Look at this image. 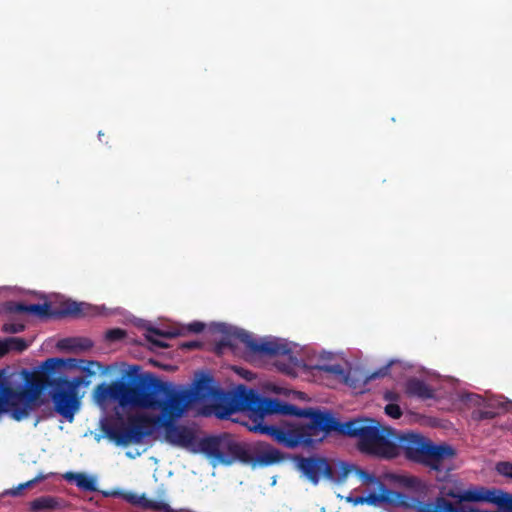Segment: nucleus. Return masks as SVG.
Returning <instances> with one entry per match:
<instances>
[{
  "label": "nucleus",
  "mask_w": 512,
  "mask_h": 512,
  "mask_svg": "<svg viewBox=\"0 0 512 512\" xmlns=\"http://www.w3.org/2000/svg\"><path fill=\"white\" fill-rule=\"evenodd\" d=\"M156 426V416L134 415L127 419L122 417L107 423L103 426L106 436L118 446L129 444H140L143 440L152 435Z\"/></svg>",
  "instance_id": "1a4fd4ad"
},
{
  "label": "nucleus",
  "mask_w": 512,
  "mask_h": 512,
  "mask_svg": "<svg viewBox=\"0 0 512 512\" xmlns=\"http://www.w3.org/2000/svg\"><path fill=\"white\" fill-rule=\"evenodd\" d=\"M181 347L183 349L193 350V349H198V348L202 347V343H200L198 341H187V342L182 343Z\"/></svg>",
  "instance_id": "7c9ffc66"
},
{
  "label": "nucleus",
  "mask_w": 512,
  "mask_h": 512,
  "mask_svg": "<svg viewBox=\"0 0 512 512\" xmlns=\"http://www.w3.org/2000/svg\"><path fill=\"white\" fill-rule=\"evenodd\" d=\"M81 386L87 387V381L84 378L57 377L50 391L55 411L69 422L74 420L79 409L78 388Z\"/></svg>",
  "instance_id": "f8f14e48"
},
{
  "label": "nucleus",
  "mask_w": 512,
  "mask_h": 512,
  "mask_svg": "<svg viewBox=\"0 0 512 512\" xmlns=\"http://www.w3.org/2000/svg\"><path fill=\"white\" fill-rule=\"evenodd\" d=\"M391 364H392V362L381 367L380 369H378L377 371H375L369 375H362L361 378H364L365 383H368L369 381L374 380V379L383 378L388 375ZM359 379H360V376H358L357 378L354 377V382Z\"/></svg>",
  "instance_id": "5701e85b"
},
{
  "label": "nucleus",
  "mask_w": 512,
  "mask_h": 512,
  "mask_svg": "<svg viewBox=\"0 0 512 512\" xmlns=\"http://www.w3.org/2000/svg\"><path fill=\"white\" fill-rule=\"evenodd\" d=\"M441 495L438 498H443V496L450 497L453 499H457L459 502H485L497 505L500 509L505 510L507 512H512V495L507 492H504L497 488H487L484 486H474L465 491H460L456 488H447L443 487L441 489ZM418 502H424L423 500H416L412 507L415 511V505ZM427 503H431L430 501H426ZM434 501L433 503H435Z\"/></svg>",
  "instance_id": "9b49d317"
},
{
  "label": "nucleus",
  "mask_w": 512,
  "mask_h": 512,
  "mask_svg": "<svg viewBox=\"0 0 512 512\" xmlns=\"http://www.w3.org/2000/svg\"><path fill=\"white\" fill-rule=\"evenodd\" d=\"M9 353L7 339H0V358Z\"/></svg>",
  "instance_id": "2f4dec72"
},
{
  "label": "nucleus",
  "mask_w": 512,
  "mask_h": 512,
  "mask_svg": "<svg viewBox=\"0 0 512 512\" xmlns=\"http://www.w3.org/2000/svg\"><path fill=\"white\" fill-rule=\"evenodd\" d=\"M395 458L401 454L413 463L441 472L444 463L456 455L454 448L448 444H435L429 438L413 432H396Z\"/></svg>",
  "instance_id": "423d86ee"
},
{
  "label": "nucleus",
  "mask_w": 512,
  "mask_h": 512,
  "mask_svg": "<svg viewBox=\"0 0 512 512\" xmlns=\"http://www.w3.org/2000/svg\"><path fill=\"white\" fill-rule=\"evenodd\" d=\"M296 468L310 483L318 485L321 479L341 485L346 482L352 472V464L321 456H297Z\"/></svg>",
  "instance_id": "6e6552de"
},
{
  "label": "nucleus",
  "mask_w": 512,
  "mask_h": 512,
  "mask_svg": "<svg viewBox=\"0 0 512 512\" xmlns=\"http://www.w3.org/2000/svg\"><path fill=\"white\" fill-rule=\"evenodd\" d=\"M160 415L156 416V426L164 427L165 439L168 443L179 446L182 448L198 449V442L195 432L182 425H176L173 422L181 416H176L171 409L169 399H166L165 404L159 409Z\"/></svg>",
  "instance_id": "ddd939ff"
},
{
  "label": "nucleus",
  "mask_w": 512,
  "mask_h": 512,
  "mask_svg": "<svg viewBox=\"0 0 512 512\" xmlns=\"http://www.w3.org/2000/svg\"><path fill=\"white\" fill-rule=\"evenodd\" d=\"M64 479L74 482L78 488L84 491L94 492L97 490L96 480L84 473L67 472Z\"/></svg>",
  "instance_id": "f3484780"
},
{
  "label": "nucleus",
  "mask_w": 512,
  "mask_h": 512,
  "mask_svg": "<svg viewBox=\"0 0 512 512\" xmlns=\"http://www.w3.org/2000/svg\"><path fill=\"white\" fill-rule=\"evenodd\" d=\"M6 339H7L9 352L15 351V352L20 353L29 347V343L23 338L7 337Z\"/></svg>",
  "instance_id": "4be33fe9"
},
{
  "label": "nucleus",
  "mask_w": 512,
  "mask_h": 512,
  "mask_svg": "<svg viewBox=\"0 0 512 512\" xmlns=\"http://www.w3.org/2000/svg\"><path fill=\"white\" fill-rule=\"evenodd\" d=\"M384 399L387 401H398L399 394L394 391H386L384 393Z\"/></svg>",
  "instance_id": "473e14b6"
},
{
  "label": "nucleus",
  "mask_w": 512,
  "mask_h": 512,
  "mask_svg": "<svg viewBox=\"0 0 512 512\" xmlns=\"http://www.w3.org/2000/svg\"><path fill=\"white\" fill-rule=\"evenodd\" d=\"M99 138H104V134L102 132L98 133Z\"/></svg>",
  "instance_id": "58836bf2"
},
{
  "label": "nucleus",
  "mask_w": 512,
  "mask_h": 512,
  "mask_svg": "<svg viewBox=\"0 0 512 512\" xmlns=\"http://www.w3.org/2000/svg\"><path fill=\"white\" fill-rule=\"evenodd\" d=\"M140 503H141V505L144 508L152 509V510H155V511H160V512H184L183 510H174V509H172L170 507V505L165 503V502L156 501V500H152V499H147L144 496L141 497Z\"/></svg>",
  "instance_id": "412c9836"
},
{
  "label": "nucleus",
  "mask_w": 512,
  "mask_h": 512,
  "mask_svg": "<svg viewBox=\"0 0 512 512\" xmlns=\"http://www.w3.org/2000/svg\"><path fill=\"white\" fill-rule=\"evenodd\" d=\"M60 507V503L57 498L52 496H42L33 500L30 504V508L34 512L43 510H53Z\"/></svg>",
  "instance_id": "aec40b11"
},
{
  "label": "nucleus",
  "mask_w": 512,
  "mask_h": 512,
  "mask_svg": "<svg viewBox=\"0 0 512 512\" xmlns=\"http://www.w3.org/2000/svg\"><path fill=\"white\" fill-rule=\"evenodd\" d=\"M239 374H241L245 379L250 380L252 379L253 373L244 369H237L236 370Z\"/></svg>",
  "instance_id": "f704fd0d"
},
{
  "label": "nucleus",
  "mask_w": 512,
  "mask_h": 512,
  "mask_svg": "<svg viewBox=\"0 0 512 512\" xmlns=\"http://www.w3.org/2000/svg\"><path fill=\"white\" fill-rule=\"evenodd\" d=\"M71 341H78L79 343L77 344V346H79L80 348H83V349H89L93 346L92 341L88 338L63 339V340L59 341L58 346L60 348L68 347L69 346L68 343H70Z\"/></svg>",
  "instance_id": "b1692460"
},
{
  "label": "nucleus",
  "mask_w": 512,
  "mask_h": 512,
  "mask_svg": "<svg viewBox=\"0 0 512 512\" xmlns=\"http://www.w3.org/2000/svg\"><path fill=\"white\" fill-rule=\"evenodd\" d=\"M28 314H33L39 318H63L84 317L98 314L97 308L83 302L66 301L62 303L60 309L52 310L51 304L45 302L43 304H28Z\"/></svg>",
  "instance_id": "4468645a"
},
{
  "label": "nucleus",
  "mask_w": 512,
  "mask_h": 512,
  "mask_svg": "<svg viewBox=\"0 0 512 512\" xmlns=\"http://www.w3.org/2000/svg\"><path fill=\"white\" fill-rule=\"evenodd\" d=\"M67 363L69 368L77 369L82 372L83 375L77 376L76 378H84V380L87 381V386L91 383L90 377L95 376L99 372L103 373L106 371L104 366L98 361L68 359Z\"/></svg>",
  "instance_id": "2eb2a0df"
},
{
  "label": "nucleus",
  "mask_w": 512,
  "mask_h": 512,
  "mask_svg": "<svg viewBox=\"0 0 512 512\" xmlns=\"http://www.w3.org/2000/svg\"><path fill=\"white\" fill-rule=\"evenodd\" d=\"M385 413L393 419H399L402 416V410L396 403H389L385 407Z\"/></svg>",
  "instance_id": "c85d7f7f"
},
{
  "label": "nucleus",
  "mask_w": 512,
  "mask_h": 512,
  "mask_svg": "<svg viewBox=\"0 0 512 512\" xmlns=\"http://www.w3.org/2000/svg\"><path fill=\"white\" fill-rule=\"evenodd\" d=\"M496 471L507 478L512 479V463L502 461L496 464Z\"/></svg>",
  "instance_id": "a878e982"
},
{
  "label": "nucleus",
  "mask_w": 512,
  "mask_h": 512,
  "mask_svg": "<svg viewBox=\"0 0 512 512\" xmlns=\"http://www.w3.org/2000/svg\"><path fill=\"white\" fill-rule=\"evenodd\" d=\"M99 138H104V134L102 132L98 133Z\"/></svg>",
  "instance_id": "4c0bfd02"
},
{
  "label": "nucleus",
  "mask_w": 512,
  "mask_h": 512,
  "mask_svg": "<svg viewBox=\"0 0 512 512\" xmlns=\"http://www.w3.org/2000/svg\"><path fill=\"white\" fill-rule=\"evenodd\" d=\"M125 336H126V331L121 328L109 329L105 333L106 340H108L110 342L120 341V340L124 339Z\"/></svg>",
  "instance_id": "393cba45"
},
{
  "label": "nucleus",
  "mask_w": 512,
  "mask_h": 512,
  "mask_svg": "<svg viewBox=\"0 0 512 512\" xmlns=\"http://www.w3.org/2000/svg\"><path fill=\"white\" fill-rule=\"evenodd\" d=\"M6 310L10 313H27L28 314V304L20 303V302H8L6 305Z\"/></svg>",
  "instance_id": "bb28decb"
},
{
  "label": "nucleus",
  "mask_w": 512,
  "mask_h": 512,
  "mask_svg": "<svg viewBox=\"0 0 512 512\" xmlns=\"http://www.w3.org/2000/svg\"><path fill=\"white\" fill-rule=\"evenodd\" d=\"M65 361L60 358H49L43 362L42 368L46 372L26 374L24 388L15 389L0 371V415L9 413L16 421L26 419L30 412L40 405V394L47 388L54 387L56 378L50 377L48 373L55 371L64 365Z\"/></svg>",
  "instance_id": "7ed1b4c3"
},
{
  "label": "nucleus",
  "mask_w": 512,
  "mask_h": 512,
  "mask_svg": "<svg viewBox=\"0 0 512 512\" xmlns=\"http://www.w3.org/2000/svg\"><path fill=\"white\" fill-rule=\"evenodd\" d=\"M235 336L237 339H239L240 342L245 344L250 352L254 354L265 356H283V360H277L275 362L277 369L287 375L295 373L298 359L293 355L292 350L287 343L278 339L258 341L245 330H237L235 332Z\"/></svg>",
  "instance_id": "9d476101"
},
{
  "label": "nucleus",
  "mask_w": 512,
  "mask_h": 512,
  "mask_svg": "<svg viewBox=\"0 0 512 512\" xmlns=\"http://www.w3.org/2000/svg\"><path fill=\"white\" fill-rule=\"evenodd\" d=\"M396 430L381 426L373 419L354 418V438L358 439L357 448L362 453L382 459L395 458Z\"/></svg>",
  "instance_id": "0eeeda50"
},
{
  "label": "nucleus",
  "mask_w": 512,
  "mask_h": 512,
  "mask_svg": "<svg viewBox=\"0 0 512 512\" xmlns=\"http://www.w3.org/2000/svg\"><path fill=\"white\" fill-rule=\"evenodd\" d=\"M168 391L176 416H182L192 402L213 405L221 418L238 411L247 412L256 422L253 431L271 436L286 448L310 447L331 434L352 437V419L342 423L329 410L300 408L262 396L242 384L232 392H225L214 385L212 377L204 376L193 390H180L169 383Z\"/></svg>",
  "instance_id": "f257e3e1"
},
{
  "label": "nucleus",
  "mask_w": 512,
  "mask_h": 512,
  "mask_svg": "<svg viewBox=\"0 0 512 512\" xmlns=\"http://www.w3.org/2000/svg\"><path fill=\"white\" fill-rule=\"evenodd\" d=\"M346 499L348 502H352V493H350Z\"/></svg>",
  "instance_id": "e433bc0d"
},
{
  "label": "nucleus",
  "mask_w": 512,
  "mask_h": 512,
  "mask_svg": "<svg viewBox=\"0 0 512 512\" xmlns=\"http://www.w3.org/2000/svg\"><path fill=\"white\" fill-rule=\"evenodd\" d=\"M139 366H131L121 379L99 384L94 392L98 404L116 402L122 408L159 410L168 398L169 383L151 374H139Z\"/></svg>",
  "instance_id": "f03ea898"
},
{
  "label": "nucleus",
  "mask_w": 512,
  "mask_h": 512,
  "mask_svg": "<svg viewBox=\"0 0 512 512\" xmlns=\"http://www.w3.org/2000/svg\"><path fill=\"white\" fill-rule=\"evenodd\" d=\"M406 393L409 396L417 397L422 400L434 397V390L425 381L418 378H411L406 383Z\"/></svg>",
  "instance_id": "dca6fc26"
},
{
  "label": "nucleus",
  "mask_w": 512,
  "mask_h": 512,
  "mask_svg": "<svg viewBox=\"0 0 512 512\" xmlns=\"http://www.w3.org/2000/svg\"><path fill=\"white\" fill-rule=\"evenodd\" d=\"M314 369L337 380L348 381V376L341 364H319Z\"/></svg>",
  "instance_id": "6ab92c4d"
},
{
  "label": "nucleus",
  "mask_w": 512,
  "mask_h": 512,
  "mask_svg": "<svg viewBox=\"0 0 512 512\" xmlns=\"http://www.w3.org/2000/svg\"><path fill=\"white\" fill-rule=\"evenodd\" d=\"M44 479V476H37L36 478H34L33 480H30L24 484H21L19 486V489H24V488H28V487H31L33 484L37 483L38 481L40 480H43Z\"/></svg>",
  "instance_id": "72a5a7b5"
},
{
  "label": "nucleus",
  "mask_w": 512,
  "mask_h": 512,
  "mask_svg": "<svg viewBox=\"0 0 512 512\" xmlns=\"http://www.w3.org/2000/svg\"><path fill=\"white\" fill-rule=\"evenodd\" d=\"M494 413L490 411H482L480 412V419H492L494 417Z\"/></svg>",
  "instance_id": "c9c22d12"
},
{
  "label": "nucleus",
  "mask_w": 512,
  "mask_h": 512,
  "mask_svg": "<svg viewBox=\"0 0 512 512\" xmlns=\"http://www.w3.org/2000/svg\"><path fill=\"white\" fill-rule=\"evenodd\" d=\"M192 452H201L208 458L226 466L240 462L255 468L256 466H270L282 459L279 450L265 443H258L257 451L252 454L245 443L236 441L227 433L201 438L198 442V449H192Z\"/></svg>",
  "instance_id": "20e7f679"
},
{
  "label": "nucleus",
  "mask_w": 512,
  "mask_h": 512,
  "mask_svg": "<svg viewBox=\"0 0 512 512\" xmlns=\"http://www.w3.org/2000/svg\"><path fill=\"white\" fill-rule=\"evenodd\" d=\"M25 330V325L23 323H4L2 326V331L8 334H16Z\"/></svg>",
  "instance_id": "cd10ccee"
},
{
  "label": "nucleus",
  "mask_w": 512,
  "mask_h": 512,
  "mask_svg": "<svg viewBox=\"0 0 512 512\" xmlns=\"http://www.w3.org/2000/svg\"><path fill=\"white\" fill-rule=\"evenodd\" d=\"M205 325L202 322L195 321L188 325V330L194 333H200L204 330Z\"/></svg>",
  "instance_id": "c756f323"
},
{
  "label": "nucleus",
  "mask_w": 512,
  "mask_h": 512,
  "mask_svg": "<svg viewBox=\"0 0 512 512\" xmlns=\"http://www.w3.org/2000/svg\"><path fill=\"white\" fill-rule=\"evenodd\" d=\"M354 474L368 487L369 493L365 498L354 497V505L368 503L378 505L381 503L400 506L404 503L405 495L387 487L405 488L414 492L423 493L428 489L427 484L416 476L387 473L384 476L386 483L382 482L374 474L369 473L354 465Z\"/></svg>",
  "instance_id": "39448f33"
},
{
  "label": "nucleus",
  "mask_w": 512,
  "mask_h": 512,
  "mask_svg": "<svg viewBox=\"0 0 512 512\" xmlns=\"http://www.w3.org/2000/svg\"><path fill=\"white\" fill-rule=\"evenodd\" d=\"M178 335H179V333L177 331H171V330L164 331V330H161L158 328L150 327L147 329V334L145 335V337H146V340L149 343H151L153 346L158 347V348H167L168 345L165 342L155 338L154 336L164 337V338H173Z\"/></svg>",
  "instance_id": "a211bd4d"
}]
</instances>
